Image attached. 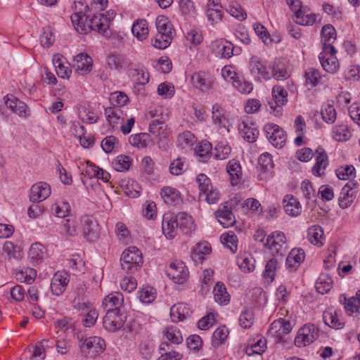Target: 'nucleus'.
<instances>
[{
  "instance_id": "obj_25",
  "label": "nucleus",
  "mask_w": 360,
  "mask_h": 360,
  "mask_svg": "<svg viewBox=\"0 0 360 360\" xmlns=\"http://www.w3.org/2000/svg\"><path fill=\"white\" fill-rule=\"evenodd\" d=\"M164 202L168 205L174 206L181 202L180 193L174 188L164 187L160 191Z\"/></svg>"
},
{
  "instance_id": "obj_7",
  "label": "nucleus",
  "mask_w": 360,
  "mask_h": 360,
  "mask_svg": "<svg viewBox=\"0 0 360 360\" xmlns=\"http://www.w3.org/2000/svg\"><path fill=\"white\" fill-rule=\"evenodd\" d=\"M266 137L270 143L276 148H282L286 141L285 131L279 126L275 124L265 125Z\"/></svg>"
},
{
  "instance_id": "obj_27",
  "label": "nucleus",
  "mask_w": 360,
  "mask_h": 360,
  "mask_svg": "<svg viewBox=\"0 0 360 360\" xmlns=\"http://www.w3.org/2000/svg\"><path fill=\"white\" fill-rule=\"evenodd\" d=\"M328 165V156L323 148L319 147L316 150V164L312 168V172L314 175L321 176Z\"/></svg>"
},
{
  "instance_id": "obj_4",
  "label": "nucleus",
  "mask_w": 360,
  "mask_h": 360,
  "mask_svg": "<svg viewBox=\"0 0 360 360\" xmlns=\"http://www.w3.org/2000/svg\"><path fill=\"white\" fill-rule=\"evenodd\" d=\"M273 254L283 255L287 249L285 236L283 232L274 231L268 236L264 243Z\"/></svg>"
},
{
  "instance_id": "obj_47",
  "label": "nucleus",
  "mask_w": 360,
  "mask_h": 360,
  "mask_svg": "<svg viewBox=\"0 0 360 360\" xmlns=\"http://www.w3.org/2000/svg\"><path fill=\"white\" fill-rule=\"evenodd\" d=\"M44 340L37 342L34 345H29L27 349L32 352L31 360H44L46 356Z\"/></svg>"
},
{
  "instance_id": "obj_40",
  "label": "nucleus",
  "mask_w": 360,
  "mask_h": 360,
  "mask_svg": "<svg viewBox=\"0 0 360 360\" xmlns=\"http://www.w3.org/2000/svg\"><path fill=\"white\" fill-rule=\"evenodd\" d=\"M305 9H298L295 12L297 20L295 22L301 25H312L316 21V15L311 13H307Z\"/></svg>"
},
{
  "instance_id": "obj_6",
  "label": "nucleus",
  "mask_w": 360,
  "mask_h": 360,
  "mask_svg": "<svg viewBox=\"0 0 360 360\" xmlns=\"http://www.w3.org/2000/svg\"><path fill=\"white\" fill-rule=\"evenodd\" d=\"M249 68L251 75L256 80L262 82L270 79L271 74L267 66L258 57L252 56L250 58Z\"/></svg>"
},
{
  "instance_id": "obj_16",
  "label": "nucleus",
  "mask_w": 360,
  "mask_h": 360,
  "mask_svg": "<svg viewBox=\"0 0 360 360\" xmlns=\"http://www.w3.org/2000/svg\"><path fill=\"white\" fill-rule=\"evenodd\" d=\"M238 131L245 140L249 143L256 141L259 130L255 124L249 120H243L238 124Z\"/></svg>"
},
{
  "instance_id": "obj_26",
  "label": "nucleus",
  "mask_w": 360,
  "mask_h": 360,
  "mask_svg": "<svg viewBox=\"0 0 360 360\" xmlns=\"http://www.w3.org/2000/svg\"><path fill=\"white\" fill-rule=\"evenodd\" d=\"M226 172L230 175L231 184L236 186L242 179L243 173L240 165L235 159L230 160L226 166Z\"/></svg>"
},
{
  "instance_id": "obj_44",
  "label": "nucleus",
  "mask_w": 360,
  "mask_h": 360,
  "mask_svg": "<svg viewBox=\"0 0 360 360\" xmlns=\"http://www.w3.org/2000/svg\"><path fill=\"white\" fill-rule=\"evenodd\" d=\"M222 108L218 104H215L212 107V120L215 124H218L219 127L224 128L226 131H229V127L226 125V118L222 113Z\"/></svg>"
},
{
  "instance_id": "obj_57",
  "label": "nucleus",
  "mask_w": 360,
  "mask_h": 360,
  "mask_svg": "<svg viewBox=\"0 0 360 360\" xmlns=\"http://www.w3.org/2000/svg\"><path fill=\"white\" fill-rule=\"evenodd\" d=\"M196 181L198 184V188L200 191V196L205 192H208V190L213 187L210 179L205 174H198Z\"/></svg>"
},
{
  "instance_id": "obj_39",
  "label": "nucleus",
  "mask_w": 360,
  "mask_h": 360,
  "mask_svg": "<svg viewBox=\"0 0 360 360\" xmlns=\"http://www.w3.org/2000/svg\"><path fill=\"white\" fill-rule=\"evenodd\" d=\"M305 254L302 249H292L286 258V265L292 268L295 264H300L304 259Z\"/></svg>"
},
{
  "instance_id": "obj_20",
  "label": "nucleus",
  "mask_w": 360,
  "mask_h": 360,
  "mask_svg": "<svg viewBox=\"0 0 360 360\" xmlns=\"http://www.w3.org/2000/svg\"><path fill=\"white\" fill-rule=\"evenodd\" d=\"M162 228L164 234L167 238H174L177 233L179 228L176 217L169 214H164Z\"/></svg>"
},
{
  "instance_id": "obj_51",
  "label": "nucleus",
  "mask_w": 360,
  "mask_h": 360,
  "mask_svg": "<svg viewBox=\"0 0 360 360\" xmlns=\"http://www.w3.org/2000/svg\"><path fill=\"white\" fill-rule=\"evenodd\" d=\"M304 77L306 84L307 86H308L309 89L314 87L317 84L319 80L321 79L319 70L313 68H309L306 70Z\"/></svg>"
},
{
  "instance_id": "obj_55",
  "label": "nucleus",
  "mask_w": 360,
  "mask_h": 360,
  "mask_svg": "<svg viewBox=\"0 0 360 360\" xmlns=\"http://www.w3.org/2000/svg\"><path fill=\"white\" fill-rule=\"evenodd\" d=\"M231 151V148L229 145L221 142L215 146L214 156L217 160H225L229 157Z\"/></svg>"
},
{
  "instance_id": "obj_11",
  "label": "nucleus",
  "mask_w": 360,
  "mask_h": 360,
  "mask_svg": "<svg viewBox=\"0 0 360 360\" xmlns=\"http://www.w3.org/2000/svg\"><path fill=\"white\" fill-rule=\"evenodd\" d=\"M70 281V276L65 271H57L53 275L51 283V290L53 295H60Z\"/></svg>"
},
{
  "instance_id": "obj_24",
  "label": "nucleus",
  "mask_w": 360,
  "mask_h": 360,
  "mask_svg": "<svg viewBox=\"0 0 360 360\" xmlns=\"http://www.w3.org/2000/svg\"><path fill=\"white\" fill-rule=\"evenodd\" d=\"M211 252V247L208 243H198L192 250L191 257L195 264H201L205 256Z\"/></svg>"
},
{
  "instance_id": "obj_53",
  "label": "nucleus",
  "mask_w": 360,
  "mask_h": 360,
  "mask_svg": "<svg viewBox=\"0 0 360 360\" xmlns=\"http://www.w3.org/2000/svg\"><path fill=\"white\" fill-rule=\"evenodd\" d=\"M112 164L117 172L128 170L131 165V159L129 156L121 155L116 158Z\"/></svg>"
},
{
  "instance_id": "obj_18",
  "label": "nucleus",
  "mask_w": 360,
  "mask_h": 360,
  "mask_svg": "<svg viewBox=\"0 0 360 360\" xmlns=\"http://www.w3.org/2000/svg\"><path fill=\"white\" fill-rule=\"evenodd\" d=\"M335 53L323 50L319 56L323 68L328 72L334 73L339 68V62L335 56Z\"/></svg>"
},
{
  "instance_id": "obj_10",
  "label": "nucleus",
  "mask_w": 360,
  "mask_h": 360,
  "mask_svg": "<svg viewBox=\"0 0 360 360\" xmlns=\"http://www.w3.org/2000/svg\"><path fill=\"white\" fill-rule=\"evenodd\" d=\"M212 52L221 58H229L233 56V46L227 41L216 39L210 44Z\"/></svg>"
},
{
  "instance_id": "obj_23",
  "label": "nucleus",
  "mask_w": 360,
  "mask_h": 360,
  "mask_svg": "<svg viewBox=\"0 0 360 360\" xmlns=\"http://www.w3.org/2000/svg\"><path fill=\"white\" fill-rule=\"evenodd\" d=\"M283 205L286 214L296 217L301 214L302 207L300 202L294 196L286 195L283 200Z\"/></svg>"
},
{
  "instance_id": "obj_36",
  "label": "nucleus",
  "mask_w": 360,
  "mask_h": 360,
  "mask_svg": "<svg viewBox=\"0 0 360 360\" xmlns=\"http://www.w3.org/2000/svg\"><path fill=\"white\" fill-rule=\"evenodd\" d=\"M131 32L140 41L146 39L148 34V22L146 20H139L133 24Z\"/></svg>"
},
{
  "instance_id": "obj_56",
  "label": "nucleus",
  "mask_w": 360,
  "mask_h": 360,
  "mask_svg": "<svg viewBox=\"0 0 360 360\" xmlns=\"http://www.w3.org/2000/svg\"><path fill=\"white\" fill-rule=\"evenodd\" d=\"M110 102L112 106L121 107L129 101L127 96L122 92L116 91L110 94Z\"/></svg>"
},
{
  "instance_id": "obj_50",
  "label": "nucleus",
  "mask_w": 360,
  "mask_h": 360,
  "mask_svg": "<svg viewBox=\"0 0 360 360\" xmlns=\"http://www.w3.org/2000/svg\"><path fill=\"white\" fill-rule=\"evenodd\" d=\"M37 276V271L32 268H27L16 274V278L22 283L30 284Z\"/></svg>"
},
{
  "instance_id": "obj_5",
  "label": "nucleus",
  "mask_w": 360,
  "mask_h": 360,
  "mask_svg": "<svg viewBox=\"0 0 360 360\" xmlns=\"http://www.w3.org/2000/svg\"><path fill=\"white\" fill-rule=\"evenodd\" d=\"M105 316L103 318V327L108 331H115L122 326L126 319L124 311H112L104 309Z\"/></svg>"
},
{
  "instance_id": "obj_42",
  "label": "nucleus",
  "mask_w": 360,
  "mask_h": 360,
  "mask_svg": "<svg viewBox=\"0 0 360 360\" xmlns=\"http://www.w3.org/2000/svg\"><path fill=\"white\" fill-rule=\"evenodd\" d=\"M271 76L277 80L286 79L289 77V74L285 68V65L281 61H275L272 66Z\"/></svg>"
},
{
  "instance_id": "obj_22",
  "label": "nucleus",
  "mask_w": 360,
  "mask_h": 360,
  "mask_svg": "<svg viewBox=\"0 0 360 360\" xmlns=\"http://www.w3.org/2000/svg\"><path fill=\"white\" fill-rule=\"evenodd\" d=\"M292 330V326L290 321L284 320L274 321L269 328V333L271 336L275 338H283L288 335Z\"/></svg>"
},
{
  "instance_id": "obj_62",
  "label": "nucleus",
  "mask_w": 360,
  "mask_h": 360,
  "mask_svg": "<svg viewBox=\"0 0 360 360\" xmlns=\"http://www.w3.org/2000/svg\"><path fill=\"white\" fill-rule=\"evenodd\" d=\"M157 91L160 96L165 98H171L174 94V87L169 83L163 82L158 85Z\"/></svg>"
},
{
  "instance_id": "obj_34",
  "label": "nucleus",
  "mask_w": 360,
  "mask_h": 360,
  "mask_svg": "<svg viewBox=\"0 0 360 360\" xmlns=\"http://www.w3.org/2000/svg\"><path fill=\"white\" fill-rule=\"evenodd\" d=\"M53 64L55 67L57 75L63 79L69 78L71 74V70L65 66L63 62V56L60 55H54L53 57Z\"/></svg>"
},
{
  "instance_id": "obj_46",
  "label": "nucleus",
  "mask_w": 360,
  "mask_h": 360,
  "mask_svg": "<svg viewBox=\"0 0 360 360\" xmlns=\"http://www.w3.org/2000/svg\"><path fill=\"white\" fill-rule=\"evenodd\" d=\"M129 76L138 84L144 85L149 81V74L143 69L134 68L129 70Z\"/></svg>"
},
{
  "instance_id": "obj_64",
  "label": "nucleus",
  "mask_w": 360,
  "mask_h": 360,
  "mask_svg": "<svg viewBox=\"0 0 360 360\" xmlns=\"http://www.w3.org/2000/svg\"><path fill=\"white\" fill-rule=\"evenodd\" d=\"M355 173V168L352 165H346L336 170V175L340 180H346Z\"/></svg>"
},
{
  "instance_id": "obj_19",
  "label": "nucleus",
  "mask_w": 360,
  "mask_h": 360,
  "mask_svg": "<svg viewBox=\"0 0 360 360\" xmlns=\"http://www.w3.org/2000/svg\"><path fill=\"white\" fill-rule=\"evenodd\" d=\"M191 82L196 89L202 91H207L212 85L210 75L205 72H195L191 77Z\"/></svg>"
},
{
  "instance_id": "obj_60",
  "label": "nucleus",
  "mask_w": 360,
  "mask_h": 360,
  "mask_svg": "<svg viewBox=\"0 0 360 360\" xmlns=\"http://www.w3.org/2000/svg\"><path fill=\"white\" fill-rule=\"evenodd\" d=\"M229 12L233 17L240 21L245 20L247 18V14L244 9L236 2L229 5Z\"/></svg>"
},
{
  "instance_id": "obj_37",
  "label": "nucleus",
  "mask_w": 360,
  "mask_h": 360,
  "mask_svg": "<svg viewBox=\"0 0 360 360\" xmlns=\"http://www.w3.org/2000/svg\"><path fill=\"white\" fill-rule=\"evenodd\" d=\"M213 294L214 300L220 304H226L229 302L230 295L222 283L218 282L216 283Z\"/></svg>"
},
{
  "instance_id": "obj_41",
  "label": "nucleus",
  "mask_w": 360,
  "mask_h": 360,
  "mask_svg": "<svg viewBox=\"0 0 360 360\" xmlns=\"http://www.w3.org/2000/svg\"><path fill=\"white\" fill-rule=\"evenodd\" d=\"M333 280L328 274H321L316 283V289L320 294L327 293L332 287Z\"/></svg>"
},
{
  "instance_id": "obj_61",
  "label": "nucleus",
  "mask_w": 360,
  "mask_h": 360,
  "mask_svg": "<svg viewBox=\"0 0 360 360\" xmlns=\"http://www.w3.org/2000/svg\"><path fill=\"white\" fill-rule=\"evenodd\" d=\"M155 346L150 340L143 341L140 345V354L143 358L150 359L154 352Z\"/></svg>"
},
{
  "instance_id": "obj_14",
  "label": "nucleus",
  "mask_w": 360,
  "mask_h": 360,
  "mask_svg": "<svg viewBox=\"0 0 360 360\" xmlns=\"http://www.w3.org/2000/svg\"><path fill=\"white\" fill-rule=\"evenodd\" d=\"M92 58L86 53H80L75 57L72 64L73 68L81 75L89 73L92 69Z\"/></svg>"
},
{
  "instance_id": "obj_49",
  "label": "nucleus",
  "mask_w": 360,
  "mask_h": 360,
  "mask_svg": "<svg viewBox=\"0 0 360 360\" xmlns=\"http://www.w3.org/2000/svg\"><path fill=\"white\" fill-rule=\"evenodd\" d=\"M333 138L337 141H345L350 137L347 127L344 124L335 126L332 131Z\"/></svg>"
},
{
  "instance_id": "obj_13",
  "label": "nucleus",
  "mask_w": 360,
  "mask_h": 360,
  "mask_svg": "<svg viewBox=\"0 0 360 360\" xmlns=\"http://www.w3.org/2000/svg\"><path fill=\"white\" fill-rule=\"evenodd\" d=\"M124 297L120 292H115L105 296L102 302L103 309H112V311H124Z\"/></svg>"
},
{
  "instance_id": "obj_33",
  "label": "nucleus",
  "mask_w": 360,
  "mask_h": 360,
  "mask_svg": "<svg viewBox=\"0 0 360 360\" xmlns=\"http://www.w3.org/2000/svg\"><path fill=\"white\" fill-rule=\"evenodd\" d=\"M215 216L220 224L224 228H229L235 223V217L229 210L219 209L215 212Z\"/></svg>"
},
{
  "instance_id": "obj_31",
  "label": "nucleus",
  "mask_w": 360,
  "mask_h": 360,
  "mask_svg": "<svg viewBox=\"0 0 360 360\" xmlns=\"http://www.w3.org/2000/svg\"><path fill=\"white\" fill-rule=\"evenodd\" d=\"M307 237L313 245H322L323 240V230L319 225H313L308 229Z\"/></svg>"
},
{
  "instance_id": "obj_32",
  "label": "nucleus",
  "mask_w": 360,
  "mask_h": 360,
  "mask_svg": "<svg viewBox=\"0 0 360 360\" xmlns=\"http://www.w3.org/2000/svg\"><path fill=\"white\" fill-rule=\"evenodd\" d=\"M356 198V191H351L350 187L344 186L339 198V205L341 208L348 207Z\"/></svg>"
},
{
  "instance_id": "obj_1",
  "label": "nucleus",
  "mask_w": 360,
  "mask_h": 360,
  "mask_svg": "<svg viewBox=\"0 0 360 360\" xmlns=\"http://www.w3.org/2000/svg\"><path fill=\"white\" fill-rule=\"evenodd\" d=\"M75 10V13L71 15V21L78 32L85 34L88 30H91L107 37L110 35L108 20L104 18V14H94L89 18L86 15L89 10V6L81 1L76 4Z\"/></svg>"
},
{
  "instance_id": "obj_28",
  "label": "nucleus",
  "mask_w": 360,
  "mask_h": 360,
  "mask_svg": "<svg viewBox=\"0 0 360 360\" xmlns=\"http://www.w3.org/2000/svg\"><path fill=\"white\" fill-rule=\"evenodd\" d=\"M46 255V248L39 243H33L28 252V258L32 264L41 263Z\"/></svg>"
},
{
  "instance_id": "obj_38",
  "label": "nucleus",
  "mask_w": 360,
  "mask_h": 360,
  "mask_svg": "<svg viewBox=\"0 0 360 360\" xmlns=\"http://www.w3.org/2000/svg\"><path fill=\"white\" fill-rule=\"evenodd\" d=\"M150 141V136L147 133H140L129 137L130 144L139 148H146Z\"/></svg>"
},
{
  "instance_id": "obj_9",
  "label": "nucleus",
  "mask_w": 360,
  "mask_h": 360,
  "mask_svg": "<svg viewBox=\"0 0 360 360\" xmlns=\"http://www.w3.org/2000/svg\"><path fill=\"white\" fill-rule=\"evenodd\" d=\"M167 276L176 283H184L188 276V271L182 262H172L167 270Z\"/></svg>"
},
{
  "instance_id": "obj_15",
  "label": "nucleus",
  "mask_w": 360,
  "mask_h": 360,
  "mask_svg": "<svg viewBox=\"0 0 360 360\" xmlns=\"http://www.w3.org/2000/svg\"><path fill=\"white\" fill-rule=\"evenodd\" d=\"M272 97L273 100L269 101L270 108L274 110H278V108L285 105L288 102V92L287 91L280 85H276L272 89Z\"/></svg>"
},
{
  "instance_id": "obj_2",
  "label": "nucleus",
  "mask_w": 360,
  "mask_h": 360,
  "mask_svg": "<svg viewBox=\"0 0 360 360\" xmlns=\"http://www.w3.org/2000/svg\"><path fill=\"white\" fill-rule=\"evenodd\" d=\"M158 33L154 39H152L153 46L159 49L168 47L173 39L174 30L169 20L164 16H158L155 21Z\"/></svg>"
},
{
  "instance_id": "obj_52",
  "label": "nucleus",
  "mask_w": 360,
  "mask_h": 360,
  "mask_svg": "<svg viewBox=\"0 0 360 360\" xmlns=\"http://www.w3.org/2000/svg\"><path fill=\"white\" fill-rule=\"evenodd\" d=\"M322 119L327 123H333L336 120V111L333 105L325 104L321 112Z\"/></svg>"
},
{
  "instance_id": "obj_58",
  "label": "nucleus",
  "mask_w": 360,
  "mask_h": 360,
  "mask_svg": "<svg viewBox=\"0 0 360 360\" xmlns=\"http://www.w3.org/2000/svg\"><path fill=\"white\" fill-rule=\"evenodd\" d=\"M139 298L143 303L149 304L155 298V290L153 288H143L138 292Z\"/></svg>"
},
{
  "instance_id": "obj_30",
  "label": "nucleus",
  "mask_w": 360,
  "mask_h": 360,
  "mask_svg": "<svg viewBox=\"0 0 360 360\" xmlns=\"http://www.w3.org/2000/svg\"><path fill=\"white\" fill-rule=\"evenodd\" d=\"M323 319L328 326L335 330L340 329L344 326V323L338 319L336 311L333 309L324 311Z\"/></svg>"
},
{
  "instance_id": "obj_59",
  "label": "nucleus",
  "mask_w": 360,
  "mask_h": 360,
  "mask_svg": "<svg viewBox=\"0 0 360 360\" xmlns=\"http://www.w3.org/2000/svg\"><path fill=\"white\" fill-rule=\"evenodd\" d=\"M207 15L208 20L213 25L217 23L222 18V11L219 8L211 7V2L207 4Z\"/></svg>"
},
{
  "instance_id": "obj_48",
  "label": "nucleus",
  "mask_w": 360,
  "mask_h": 360,
  "mask_svg": "<svg viewBox=\"0 0 360 360\" xmlns=\"http://www.w3.org/2000/svg\"><path fill=\"white\" fill-rule=\"evenodd\" d=\"M222 243L229 248L232 253H236L238 250V237L232 232L224 233L221 236Z\"/></svg>"
},
{
  "instance_id": "obj_54",
  "label": "nucleus",
  "mask_w": 360,
  "mask_h": 360,
  "mask_svg": "<svg viewBox=\"0 0 360 360\" xmlns=\"http://www.w3.org/2000/svg\"><path fill=\"white\" fill-rule=\"evenodd\" d=\"M277 259L275 258L269 260L265 266V269L263 273V276L265 279L272 282L274 279L276 270L277 268Z\"/></svg>"
},
{
  "instance_id": "obj_45",
  "label": "nucleus",
  "mask_w": 360,
  "mask_h": 360,
  "mask_svg": "<svg viewBox=\"0 0 360 360\" xmlns=\"http://www.w3.org/2000/svg\"><path fill=\"white\" fill-rule=\"evenodd\" d=\"M320 335V331L315 325L306 324L300 328L296 338H318Z\"/></svg>"
},
{
  "instance_id": "obj_12",
  "label": "nucleus",
  "mask_w": 360,
  "mask_h": 360,
  "mask_svg": "<svg viewBox=\"0 0 360 360\" xmlns=\"http://www.w3.org/2000/svg\"><path fill=\"white\" fill-rule=\"evenodd\" d=\"M336 39V31L335 28L330 25H324L321 30V43L323 45L322 49L325 51H330L331 53H336L333 43Z\"/></svg>"
},
{
  "instance_id": "obj_43",
  "label": "nucleus",
  "mask_w": 360,
  "mask_h": 360,
  "mask_svg": "<svg viewBox=\"0 0 360 360\" xmlns=\"http://www.w3.org/2000/svg\"><path fill=\"white\" fill-rule=\"evenodd\" d=\"M107 63L110 69L120 70L124 68L126 63L124 56L120 54H111L107 58Z\"/></svg>"
},
{
  "instance_id": "obj_35",
  "label": "nucleus",
  "mask_w": 360,
  "mask_h": 360,
  "mask_svg": "<svg viewBox=\"0 0 360 360\" xmlns=\"http://www.w3.org/2000/svg\"><path fill=\"white\" fill-rule=\"evenodd\" d=\"M255 340L250 339L245 349V352L248 356L261 354L264 352L266 348V339H259L257 342H255Z\"/></svg>"
},
{
  "instance_id": "obj_63",
  "label": "nucleus",
  "mask_w": 360,
  "mask_h": 360,
  "mask_svg": "<svg viewBox=\"0 0 360 360\" xmlns=\"http://www.w3.org/2000/svg\"><path fill=\"white\" fill-rule=\"evenodd\" d=\"M212 144L207 141H202L196 148L197 155L202 158H205L211 154Z\"/></svg>"
},
{
  "instance_id": "obj_8",
  "label": "nucleus",
  "mask_w": 360,
  "mask_h": 360,
  "mask_svg": "<svg viewBox=\"0 0 360 360\" xmlns=\"http://www.w3.org/2000/svg\"><path fill=\"white\" fill-rule=\"evenodd\" d=\"M82 233L89 241H95L100 235V228L97 221L91 216H85L82 219Z\"/></svg>"
},
{
  "instance_id": "obj_3",
  "label": "nucleus",
  "mask_w": 360,
  "mask_h": 360,
  "mask_svg": "<svg viewBox=\"0 0 360 360\" xmlns=\"http://www.w3.org/2000/svg\"><path fill=\"white\" fill-rule=\"evenodd\" d=\"M120 261L124 271L127 273H134L143 264L142 253L137 248L129 247L122 252Z\"/></svg>"
},
{
  "instance_id": "obj_21",
  "label": "nucleus",
  "mask_w": 360,
  "mask_h": 360,
  "mask_svg": "<svg viewBox=\"0 0 360 360\" xmlns=\"http://www.w3.org/2000/svg\"><path fill=\"white\" fill-rule=\"evenodd\" d=\"M193 311L188 304L178 303L173 305L170 309V314L173 321H181L190 317Z\"/></svg>"
},
{
  "instance_id": "obj_17",
  "label": "nucleus",
  "mask_w": 360,
  "mask_h": 360,
  "mask_svg": "<svg viewBox=\"0 0 360 360\" xmlns=\"http://www.w3.org/2000/svg\"><path fill=\"white\" fill-rule=\"evenodd\" d=\"M51 194L50 186L44 182L34 184L30 189V198L32 202H41Z\"/></svg>"
},
{
  "instance_id": "obj_29",
  "label": "nucleus",
  "mask_w": 360,
  "mask_h": 360,
  "mask_svg": "<svg viewBox=\"0 0 360 360\" xmlns=\"http://www.w3.org/2000/svg\"><path fill=\"white\" fill-rule=\"evenodd\" d=\"M177 224L180 230L188 234L194 230L193 218L186 212H180L176 216Z\"/></svg>"
}]
</instances>
